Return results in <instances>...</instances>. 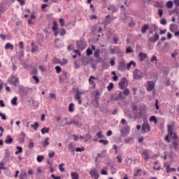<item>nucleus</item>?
I'll return each mask as SVG.
<instances>
[{
  "instance_id": "9d476101",
  "label": "nucleus",
  "mask_w": 179,
  "mask_h": 179,
  "mask_svg": "<svg viewBox=\"0 0 179 179\" xmlns=\"http://www.w3.org/2000/svg\"><path fill=\"white\" fill-rule=\"evenodd\" d=\"M159 34L155 33V37L148 38V41L150 43H156V41H157L159 40Z\"/></svg>"
},
{
  "instance_id": "c03bdc74",
  "label": "nucleus",
  "mask_w": 179,
  "mask_h": 179,
  "mask_svg": "<svg viewBox=\"0 0 179 179\" xmlns=\"http://www.w3.org/2000/svg\"><path fill=\"white\" fill-rule=\"evenodd\" d=\"M94 57H95V58H99L100 57V50H96L94 52Z\"/></svg>"
},
{
  "instance_id": "473e14b6",
  "label": "nucleus",
  "mask_w": 179,
  "mask_h": 179,
  "mask_svg": "<svg viewBox=\"0 0 179 179\" xmlns=\"http://www.w3.org/2000/svg\"><path fill=\"white\" fill-rule=\"evenodd\" d=\"M36 160L38 163H41L44 160L43 155H38L36 157Z\"/></svg>"
},
{
  "instance_id": "2f4dec72",
  "label": "nucleus",
  "mask_w": 179,
  "mask_h": 179,
  "mask_svg": "<svg viewBox=\"0 0 179 179\" xmlns=\"http://www.w3.org/2000/svg\"><path fill=\"white\" fill-rule=\"evenodd\" d=\"M168 134H169V136H171H171H173V135L174 134L173 132V129H171V125H169L168 127Z\"/></svg>"
},
{
  "instance_id": "1a4fd4ad",
  "label": "nucleus",
  "mask_w": 179,
  "mask_h": 179,
  "mask_svg": "<svg viewBox=\"0 0 179 179\" xmlns=\"http://www.w3.org/2000/svg\"><path fill=\"white\" fill-rule=\"evenodd\" d=\"M141 156L145 162H147V160H149L150 159V156L149 155V152H148V150L143 151L141 153Z\"/></svg>"
},
{
  "instance_id": "603ef678",
  "label": "nucleus",
  "mask_w": 179,
  "mask_h": 179,
  "mask_svg": "<svg viewBox=\"0 0 179 179\" xmlns=\"http://www.w3.org/2000/svg\"><path fill=\"white\" fill-rule=\"evenodd\" d=\"M26 177H27V173L20 174V179H24Z\"/></svg>"
},
{
  "instance_id": "4d7b16f0",
  "label": "nucleus",
  "mask_w": 179,
  "mask_h": 179,
  "mask_svg": "<svg viewBox=\"0 0 179 179\" xmlns=\"http://www.w3.org/2000/svg\"><path fill=\"white\" fill-rule=\"evenodd\" d=\"M123 94L124 96H128L129 94V89H124L123 91Z\"/></svg>"
},
{
  "instance_id": "c9c22d12",
  "label": "nucleus",
  "mask_w": 179,
  "mask_h": 179,
  "mask_svg": "<svg viewBox=\"0 0 179 179\" xmlns=\"http://www.w3.org/2000/svg\"><path fill=\"white\" fill-rule=\"evenodd\" d=\"M52 30H58V24L57 23V21H53V26L52 27Z\"/></svg>"
},
{
  "instance_id": "0e129e2a",
  "label": "nucleus",
  "mask_w": 179,
  "mask_h": 179,
  "mask_svg": "<svg viewBox=\"0 0 179 179\" xmlns=\"http://www.w3.org/2000/svg\"><path fill=\"white\" fill-rule=\"evenodd\" d=\"M131 52H132V49L131 48L130 46H129V47L126 49V53H127V54H131Z\"/></svg>"
},
{
  "instance_id": "864d4df0",
  "label": "nucleus",
  "mask_w": 179,
  "mask_h": 179,
  "mask_svg": "<svg viewBox=\"0 0 179 179\" xmlns=\"http://www.w3.org/2000/svg\"><path fill=\"white\" fill-rule=\"evenodd\" d=\"M76 152H85V147L76 148Z\"/></svg>"
},
{
  "instance_id": "ddd939ff",
  "label": "nucleus",
  "mask_w": 179,
  "mask_h": 179,
  "mask_svg": "<svg viewBox=\"0 0 179 179\" xmlns=\"http://www.w3.org/2000/svg\"><path fill=\"white\" fill-rule=\"evenodd\" d=\"M164 166L166 167V173L176 172V168H170V165L164 163Z\"/></svg>"
},
{
  "instance_id": "423d86ee",
  "label": "nucleus",
  "mask_w": 179,
  "mask_h": 179,
  "mask_svg": "<svg viewBox=\"0 0 179 179\" xmlns=\"http://www.w3.org/2000/svg\"><path fill=\"white\" fill-rule=\"evenodd\" d=\"M117 69L119 71H121L122 72H124V71H125V69H127L125 61L123 60V61L119 62Z\"/></svg>"
},
{
  "instance_id": "72a5a7b5",
  "label": "nucleus",
  "mask_w": 179,
  "mask_h": 179,
  "mask_svg": "<svg viewBox=\"0 0 179 179\" xmlns=\"http://www.w3.org/2000/svg\"><path fill=\"white\" fill-rule=\"evenodd\" d=\"M102 134H103V131L100 130L98 133H96V136H98V138H99L100 139H101V138H106V136Z\"/></svg>"
},
{
  "instance_id": "79ce46f5",
  "label": "nucleus",
  "mask_w": 179,
  "mask_h": 179,
  "mask_svg": "<svg viewBox=\"0 0 179 179\" xmlns=\"http://www.w3.org/2000/svg\"><path fill=\"white\" fill-rule=\"evenodd\" d=\"M166 7H167L169 9H171V8H173V1H169L166 3Z\"/></svg>"
},
{
  "instance_id": "6e6d98bb",
  "label": "nucleus",
  "mask_w": 179,
  "mask_h": 179,
  "mask_svg": "<svg viewBox=\"0 0 179 179\" xmlns=\"http://www.w3.org/2000/svg\"><path fill=\"white\" fill-rule=\"evenodd\" d=\"M131 141H134V138L130 137V138H127L124 139V143H129V142H131Z\"/></svg>"
},
{
  "instance_id": "052dcab7",
  "label": "nucleus",
  "mask_w": 179,
  "mask_h": 179,
  "mask_svg": "<svg viewBox=\"0 0 179 179\" xmlns=\"http://www.w3.org/2000/svg\"><path fill=\"white\" fill-rule=\"evenodd\" d=\"M100 99L94 98V101L96 103V107H99L100 106V103H99V101Z\"/></svg>"
},
{
  "instance_id": "0eeeda50",
  "label": "nucleus",
  "mask_w": 179,
  "mask_h": 179,
  "mask_svg": "<svg viewBox=\"0 0 179 179\" xmlns=\"http://www.w3.org/2000/svg\"><path fill=\"white\" fill-rule=\"evenodd\" d=\"M111 99L115 101H118V100H121L122 99V92H120L118 94L112 95Z\"/></svg>"
},
{
  "instance_id": "bb28decb",
  "label": "nucleus",
  "mask_w": 179,
  "mask_h": 179,
  "mask_svg": "<svg viewBox=\"0 0 179 179\" xmlns=\"http://www.w3.org/2000/svg\"><path fill=\"white\" fill-rule=\"evenodd\" d=\"M14 46L10 43H8L5 45V50H13Z\"/></svg>"
},
{
  "instance_id": "774afa93",
  "label": "nucleus",
  "mask_w": 179,
  "mask_h": 179,
  "mask_svg": "<svg viewBox=\"0 0 179 179\" xmlns=\"http://www.w3.org/2000/svg\"><path fill=\"white\" fill-rule=\"evenodd\" d=\"M174 4L176 6V8H178L179 6V0H174Z\"/></svg>"
},
{
  "instance_id": "5fc2aeb1",
  "label": "nucleus",
  "mask_w": 179,
  "mask_h": 179,
  "mask_svg": "<svg viewBox=\"0 0 179 179\" xmlns=\"http://www.w3.org/2000/svg\"><path fill=\"white\" fill-rule=\"evenodd\" d=\"M68 64V59H63L62 62L59 63L60 65H66Z\"/></svg>"
},
{
  "instance_id": "3c124183",
  "label": "nucleus",
  "mask_w": 179,
  "mask_h": 179,
  "mask_svg": "<svg viewBox=\"0 0 179 179\" xmlns=\"http://www.w3.org/2000/svg\"><path fill=\"white\" fill-rule=\"evenodd\" d=\"M32 79H34L36 83H40V79L36 76H33Z\"/></svg>"
},
{
  "instance_id": "7ed1b4c3",
  "label": "nucleus",
  "mask_w": 179,
  "mask_h": 179,
  "mask_svg": "<svg viewBox=\"0 0 179 179\" xmlns=\"http://www.w3.org/2000/svg\"><path fill=\"white\" fill-rule=\"evenodd\" d=\"M150 131V125L148 122H144L141 126L142 134H146Z\"/></svg>"
},
{
  "instance_id": "de8ad7c7",
  "label": "nucleus",
  "mask_w": 179,
  "mask_h": 179,
  "mask_svg": "<svg viewBox=\"0 0 179 179\" xmlns=\"http://www.w3.org/2000/svg\"><path fill=\"white\" fill-rule=\"evenodd\" d=\"M99 143H103V145H108V141L101 139V140L99 141Z\"/></svg>"
},
{
  "instance_id": "5701e85b",
  "label": "nucleus",
  "mask_w": 179,
  "mask_h": 179,
  "mask_svg": "<svg viewBox=\"0 0 179 179\" xmlns=\"http://www.w3.org/2000/svg\"><path fill=\"white\" fill-rule=\"evenodd\" d=\"M96 79V77L91 76L89 79V82L90 85H93V87H96V84L94 83V81L93 80Z\"/></svg>"
},
{
  "instance_id": "a878e982",
  "label": "nucleus",
  "mask_w": 179,
  "mask_h": 179,
  "mask_svg": "<svg viewBox=\"0 0 179 179\" xmlns=\"http://www.w3.org/2000/svg\"><path fill=\"white\" fill-rule=\"evenodd\" d=\"M71 177L72 179H79V174H78V172H72Z\"/></svg>"
},
{
  "instance_id": "412c9836",
  "label": "nucleus",
  "mask_w": 179,
  "mask_h": 179,
  "mask_svg": "<svg viewBox=\"0 0 179 179\" xmlns=\"http://www.w3.org/2000/svg\"><path fill=\"white\" fill-rule=\"evenodd\" d=\"M66 124H69V125H71L72 124H73L74 125H79V120H73V119H71L70 122H66Z\"/></svg>"
},
{
  "instance_id": "4c0bfd02",
  "label": "nucleus",
  "mask_w": 179,
  "mask_h": 179,
  "mask_svg": "<svg viewBox=\"0 0 179 179\" xmlns=\"http://www.w3.org/2000/svg\"><path fill=\"white\" fill-rule=\"evenodd\" d=\"M107 89H108V92H111V90H113V89H114V84L113 83H110L108 86L107 87Z\"/></svg>"
},
{
  "instance_id": "09e8293b",
  "label": "nucleus",
  "mask_w": 179,
  "mask_h": 179,
  "mask_svg": "<svg viewBox=\"0 0 179 179\" xmlns=\"http://www.w3.org/2000/svg\"><path fill=\"white\" fill-rule=\"evenodd\" d=\"M86 52H87V57H90V55H92V54H93V52L92 51V49H90V48H88L86 50Z\"/></svg>"
},
{
  "instance_id": "680f3d73",
  "label": "nucleus",
  "mask_w": 179,
  "mask_h": 179,
  "mask_svg": "<svg viewBox=\"0 0 179 179\" xmlns=\"http://www.w3.org/2000/svg\"><path fill=\"white\" fill-rule=\"evenodd\" d=\"M161 24H163L164 26H166V24H167V20H166V19H162L160 21Z\"/></svg>"
},
{
  "instance_id": "338daca9",
  "label": "nucleus",
  "mask_w": 179,
  "mask_h": 179,
  "mask_svg": "<svg viewBox=\"0 0 179 179\" xmlns=\"http://www.w3.org/2000/svg\"><path fill=\"white\" fill-rule=\"evenodd\" d=\"M51 177L53 179H61V176H55V175H54V174H52Z\"/></svg>"
},
{
  "instance_id": "ea45409f",
  "label": "nucleus",
  "mask_w": 179,
  "mask_h": 179,
  "mask_svg": "<svg viewBox=\"0 0 179 179\" xmlns=\"http://www.w3.org/2000/svg\"><path fill=\"white\" fill-rule=\"evenodd\" d=\"M16 149L18 150L15 152V155H19V153H22L23 152V148L22 147L17 146Z\"/></svg>"
},
{
  "instance_id": "b1692460",
  "label": "nucleus",
  "mask_w": 179,
  "mask_h": 179,
  "mask_svg": "<svg viewBox=\"0 0 179 179\" xmlns=\"http://www.w3.org/2000/svg\"><path fill=\"white\" fill-rule=\"evenodd\" d=\"M138 57H140V61H145V58H146V57H148V55L146 54H143V52H140L138 54Z\"/></svg>"
},
{
  "instance_id": "37998d69",
  "label": "nucleus",
  "mask_w": 179,
  "mask_h": 179,
  "mask_svg": "<svg viewBox=\"0 0 179 179\" xmlns=\"http://www.w3.org/2000/svg\"><path fill=\"white\" fill-rule=\"evenodd\" d=\"M92 139V136L89 134H86L85 138V142H89Z\"/></svg>"
},
{
  "instance_id": "6e6552de",
  "label": "nucleus",
  "mask_w": 179,
  "mask_h": 179,
  "mask_svg": "<svg viewBox=\"0 0 179 179\" xmlns=\"http://www.w3.org/2000/svg\"><path fill=\"white\" fill-rule=\"evenodd\" d=\"M90 174L91 177H94V179H99V177H100V175L99 173H97L96 169H93L90 171Z\"/></svg>"
},
{
  "instance_id": "dca6fc26",
  "label": "nucleus",
  "mask_w": 179,
  "mask_h": 179,
  "mask_svg": "<svg viewBox=\"0 0 179 179\" xmlns=\"http://www.w3.org/2000/svg\"><path fill=\"white\" fill-rule=\"evenodd\" d=\"M69 152H70V153L72 155L75 153V145H73L72 143L69 145Z\"/></svg>"
},
{
  "instance_id": "4be33fe9",
  "label": "nucleus",
  "mask_w": 179,
  "mask_h": 179,
  "mask_svg": "<svg viewBox=\"0 0 179 179\" xmlns=\"http://www.w3.org/2000/svg\"><path fill=\"white\" fill-rule=\"evenodd\" d=\"M146 30H149V24H144L141 29V33L145 34L146 33Z\"/></svg>"
},
{
  "instance_id": "8fccbe9b",
  "label": "nucleus",
  "mask_w": 179,
  "mask_h": 179,
  "mask_svg": "<svg viewBox=\"0 0 179 179\" xmlns=\"http://www.w3.org/2000/svg\"><path fill=\"white\" fill-rule=\"evenodd\" d=\"M55 70H56L57 73H61V71H62V69H61V66H57L55 67Z\"/></svg>"
},
{
  "instance_id": "9b49d317",
  "label": "nucleus",
  "mask_w": 179,
  "mask_h": 179,
  "mask_svg": "<svg viewBox=\"0 0 179 179\" xmlns=\"http://www.w3.org/2000/svg\"><path fill=\"white\" fill-rule=\"evenodd\" d=\"M148 83L147 91L152 92L155 89V83L153 81H148Z\"/></svg>"
},
{
  "instance_id": "13d9d810",
  "label": "nucleus",
  "mask_w": 179,
  "mask_h": 179,
  "mask_svg": "<svg viewBox=\"0 0 179 179\" xmlns=\"http://www.w3.org/2000/svg\"><path fill=\"white\" fill-rule=\"evenodd\" d=\"M174 26H176L174 24H171L169 26V30L172 31V33L174 32Z\"/></svg>"
},
{
  "instance_id": "f3484780",
  "label": "nucleus",
  "mask_w": 179,
  "mask_h": 179,
  "mask_svg": "<svg viewBox=\"0 0 179 179\" xmlns=\"http://www.w3.org/2000/svg\"><path fill=\"white\" fill-rule=\"evenodd\" d=\"M76 99L80 100V96H82V92L79 91V88H76Z\"/></svg>"
},
{
  "instance_id": "c85d7f7f",
  "label": "nucleus",
  "mask_w": 179,
  "mask_h": 179,
  "mask_svg": "<svg viewBox=\"0 0 179 179\" xmlns=\"http://www.w3.org/2000/svg\"><path fill=\"white\" fill-rule=\"evenodd\" d=\"M11 104L13 106H17V97L14 96L11 100Z\"/></svg>"
},
{
  "instance_id": "e433bc0d",
  "label": "nucleus",
  "mask_w": 179,
  "mask_h": 179,
  "mask_svg": "<svg viewBox=\"0 0 179 179\" xmlns=\"http://www.w3.org/2000/svg\"><path fill=\"white\" fill-rule=\"evenodd\" d=\"M172 145H173V146L175 150H176V151H177V150H179L178 143H177V141H173V142L172 143Z\"/></svg>"
},
{
  "instance_id": "f8f14e48",
  "label": "nucleus",
  "mask_w": 179,
  "mask_h": 179,
  "mask_svg": "<svg viewBox=\"0 0 179 179\" xmlns=\"http://www.w3.org/2000/svg\"><path fill=\"white\" fill-rule=\"evenodd\" d=\"M96 156H98V157H101V159L107 157V150H101V152H99L96 154Z\"/></svg>"
},
{
  "instance_id": "bf43d9fd",
  "label": "nucleus",
  "mask_w": 179,
  "mask_h": 179,
  "mask_svg": "<svg viewBox=\"0 0 179 179\" xmlns=\"http://www.w3.org/2000/svg\"><path fill=\"white\" fill-rule=\"evenodd\" d=\"M62 166H64V164H59V169L60 171H62V173H64V171H65V168L62 167Z\"/></svg>"
},
{
  "instance_id": "a18cd8bd",
  "label": "nucleus",
  "mask_w": 179,
  "mask_h": 179,
  "mask_svg": "<svg viewBox=\"0 0 179 179\" xmlns=\"http://www.w3.org/2000/svg\"><path fill=\"white\" fill-rule=\"evenodd\" d=\"M65 34H66V30H65L64 28H62L61 31L59 32V35L64 36H65Z\"/></svg>"
},
{
  "instance_id": "e2e57ef3",
  "label": "nucleus",
  "mask_w": 179,
  "mask_h": 179,
  "mask_svg": "<svg viewBox=\"0 0 179 179\" xmlns=\"http://www.w3.org/2000/svg\"><path fill=\"white\" fill-rule=\"evenodd\" d=\"M101 62H103V58H101L100 57H97V59L96 60V64H100Z\"/></svg>"
},
{
  "instance_id": "aec40b11",
  "label": "nucleus",
  "mask_w": 179,
  "mask_h": 179,
  "mask_svg": "<svg viewBox=\"0 0 179 179\" xmlns=\"http://www.w3.org/2000/svg\"><path fill=\"white\" fill-rule=\"evenodd\" d=\"M81 64H83L84 66H86V65L89 64V59H87V57L81 58Z\"/></svg>"
},
{
  "instance_id": "f704fd0d",
  "label": "nucleus",
  "mask_w": 179,
  "mask_h": 179,
  "mask_svg": "<svg viewBox=\"0 0 179 179\" xmlns=\"http://www.w3.org/2000/svg\"><path fill=\"white\" fill-rule=\"evenodd\" d=\"M73 107H75V104H73L72 103L69 104V111L70 113H73V111H74Z\"/></svg>"
},
{
  "instance_id": "4468645a",
  "label": "nucleus",
  "mask_w": 179,
  "mask_h": 179,
  "mask_svg": "<svg viewBox=\"0 0 179 179\" xmlns=\"http://www.w3.org/2000/svg\"><path fill=\"white\" fill-rule=\"evenodd\" d=\"M125 83H127V78H122V81L119 83V87L122 90H124V87H125Z\"/></svg>"
},
{
  "instance_id": "7c9ffc66",
  "label": "nucleus",
  "mask_w": 179,
  "mask_h": 179,
  "mask_svg": "<svg viewBox=\"0 0 179 179\" xmlns=\"http://www.w3.org/2000/svg\"><path fill=\"white\" fill-rule=\"evenodd\" d=\"M38 123L37 122H35L34 124H31V127L33 128L35 131H37L38 129Z\"/></svg>"
},
{
  "instance_id": "6ab92c4d",
  "label": "nucleus",
  "mask_w": 179,
  "mask_h": 179,
  "mask_svg": "<svg viewBox=\"0 0 179 179\" xmlns=\"http://www.w3.org/2000/svg\"><path fill=\"white\" fill-rule=\"evenodd\" d=\"M31 52H36L37 50H38V46H37V45H36V43H31Z\"/></svg>"
},
{
  "instance_id": "cd10ccee",
  "label": "nucleus",
  "mask_w": 179,
  "mask_h": 179,
  "mask_svg": "<svg viewBox=\"0 0 179 179\" xmlns=\"http://www.w3.org/2000/svg\"><path fill=\"white\" fill-rule=\"evenodd\" d=\"M48 141H50V138L48 137L45 139L43 143H42L43 148H45L50 145V142H48Z\"/></svg>"
},
{
  "instance_id": "f257e3e1",
  "label": "nucleus",
  "mask_w": 179,
  "mask_h": 179,
  "mask_svg": "<svg viewBox=\"0 0 179 179\" xmlns=\"http://www.w3.org/2000/svg\"><path fill=\"white\" fill-rule=\"evenodd\" d=\"M133 78L135 79V80H141V79L143 78V73H142V71L136 69L133 73Z\"/></svg>"
},
{
  "instance_id": "393cba45",
  "label": "nucleus",
  "mask_w": 179,
  "mask_h": 179,
  "mask_svg": "<svg viewBox=\"0 0 179 179\" xmlns=\"http://www.w3.org/2000/svg\"><path fill=\"white\" fill-rule=\"evenodd\" d=\"M42 135H44L45 134H48L50 132V128L48 127H43L41 130Z\"/></svg>"
},
{
  "instance_id": "a19ab883",
  "label": "nucleus",
  "mask_w": 179,
  "mask_h": 179,
  "mask_svg": "<svg viewBox=\"0 0 179 179\" xmlns=\"http://www.w3.org/2000/svg\"><path fill=\"white\" fill-rule=\"evenodd\" d=\"M59 22L62 27H64V26H65V20H64V18H59Z\"/></svg>"
},
{
  "instance_id": "a211bd4d",
  "label": "nucleus",
  "mask_w": 179,
  "mask_h": 179,
  "mask_svg": "<svg viewBox=\"0 0 179 179\" xmlns=\"http://www.w3.org/2000/svg\"><path fill=\"white\" fill-rule=\"evenodd\" d=\"M136 66V63H135V62L131 61L129 63L127 64V66H126V69H127V71H129V69H131V66Z\"/></svg>"
},
{
  "instance_id": "58836bf2",
  "label": "nucleus",
  "mask_w": 179,
  "mask_h": 179,
  "mask_svg": "<svg viewBox=\"0 0 179 179\" xmlns=\"http://www.w3.org/2000/svg\"><path fill=\"white\" fill-rule=\"evenodd\" d=\"M150 122H155V124L157 123V119L156 118V116H151L150 118Z\"/></svg>"
},
{
  "instance_id": "20e7f679",
  "label": "nucleus",
  "mask_w": 179,
  "mask_h": 179,
  "mask_svg": "<svg viewBox=\"0 0 179 179\" xmlns=\"http://www.w3.org/2000/svg\"><path fill=\"white\" fill-rule=\"evenodd\" d=\"M130 132H131V127L129 126H127L126 127L120 130V134L123 137H125V136H127V135H129Z\"/></svg>"
},
{
  "instance_id": "39448f33",
  "label": "nucleus",
  "mask_w": 179,
  "mask_h": 179,
  "mask_svg": "<svg viewBox=\"0 0 179 179\" xmlns=\"http://www.w3.org/2000/svg\"><path fill=\"white\" fill-rule=\"evenodd\" d=\"M76 44H77V48L78 50H81V51H83V50L86 48V43L83 42V41L82 40L77 41Z\"/></svg>"
},
{
  "instance_id": "f03ea898",
  "label": "nucleus",
  "mask_w": 179,
  "mask_h": 179,
  "mask_svg": "<svg viewBox=\"0 0 179 179\" xmlns=\"http://www.w3.org/2000/svg\"><path fill=\"white\" fill-rule=\"evenodd\" d=\"M17 82H19V77H16L14 75H11L10 78L8 79L10 85H13L15 87L17 86Z\"/></svg>"
},
{
  "instance_id": "49530a36",
  "label": "nucleus",
  "mask_w": 179,
  "mask_h": 179,
  "mask_svg": "<svg viewBox=\"0 0 179 179\" xmlns=\"http://www.w3.org/2000/svg\"><path fill=\"white\" fill-rule=\"evenodd\" d=\"M142 170L141 169H137L136 171L134 173V177H138V176H141V174H139Z\"/></svg>"
},
{
  "instance_id": "69168bd1",
  "label": "nucleus",
  "mask_w": 179,
  "mask_h": 179,
  "mask_svg": "<svg viewBox=\"0 0 179 179\" xmlns=\"http://www.w3.org/2000/svg\"><path fill=\"white\" fill-rule=\"evenodd\" d=\"M100 96H101V94H100V92H99V91H96L94 99H100Z\"/></svg>"
},
{
  "instance_id": "2eb2a0df",
  "label": "nucleus",
  "mask_w": 179,
  "mask_h": 179,
  "mask_svg": "<svg viewBox=\"0 0 179 179\" xmlns=\"http://www.w3.org/2000/svg\"><path fill=\"white\" fill-rule=\"evenodd\" d=\"M5 143L7 145H10V143H13V138L10 136H7L5 139Z\"/></svg>"
},
{
  "instance_id": "c756f323",
  "label": "nucleus",
  "mask_w": 179,
  "mask_h": 179,
  "mask_svg": "<svg viewBox=\"0 0 179 179\" xmlns=\"http://www.w3.org/2000/svg\"><path fill=\"white\" fill-rule=\"evenodd\" d=\"M66 122H68V117H64L61 122L62 127H65V125H69V124H66Z\"/></svg>"
}]
</instances>
